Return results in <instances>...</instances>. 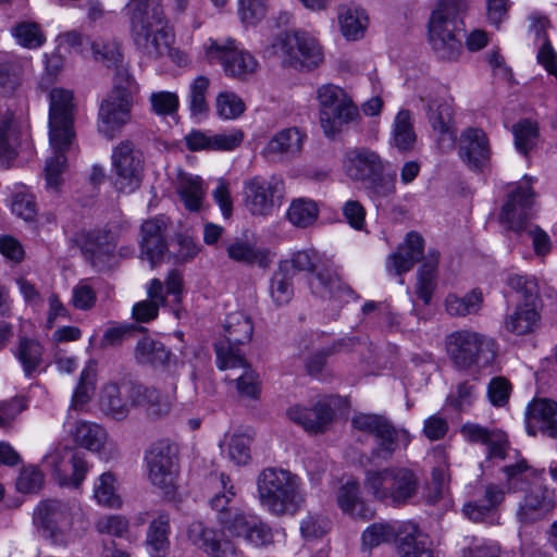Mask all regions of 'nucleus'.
Here are the masks:
<instances>
[{"mask_svg": "<svg viewBox=\"0 0 557 557\" xmlns=\"http://www.w3.org/2000/svg\"><path fill=\"white\" fill-rule=\"evenodd\" d=\"M160 0H129L131 34L136 48L149 59L168 54L173 41L172 28Z\"/></svg>", "mask_w": 557, "mask_h": 557, "instance_id": "nucleus-1", "label": "nucleus"}, {"mask_svg": "<svg viewBox=\"0 0 557 557\" xmlns=\"http://www.w3.org/2000/svg\"><path fill=\"white\" fill-rule=\"evenodd\" d=\"M260 505L276 517L294 516L305 504L300 479L282 468H265L257 478Z\"/></svg>", "mask_w": 557, "mask_h": 557, "instance_id": "nucleus-2", "label": "nucleus"}, {"mask_svg": "<svg viewBox=\"0 0 557 557\" xmlns=\"http://www.w3.org/2000/svg\"><path fill=\"white\" fill-rule=\"evenodd\" d=\"M465 0H441L429 22V36L435 53L443 60L453 61L462 51Z\"/></svg>", "mask_w": 557, "mask_h": 557, "instance_id": "nucleus-3", "label": "nucleus"}, {"mask_svg": "<svg viewBox=\"0 0 557 557\" xmlns=\"http://www.w3.org/2000/svg\"><path fill=\"white\" fill-rule=\"evenodd\" d=\"M343 171L351 181L361 183L374 198H389L396 193V173H385L384 161L371 149L347 150Z\"/></svg>", "mask_w": 557, "mask_h": 557, "instance_id": "nucleus-4", "label": "nucleus"}, {"mask_svg": "<svg viewBox=\"0 0 557 557\" xmlns=\"http://www.w3.org/2000/svg\"><path fill=\"white\" fill-rule=\"evenodd\" d=\"M282 271L289 272L293 268L300 272H308L311 292L320 297H339L342 294H352L338 276L333 261L315 249L299 250L292 255L289 260L280 263Z\"/></svg>", "mask_w": 557, "mask_h": 557, "instance_id": "nucleus-5", "label": "nucleus"}, {"mask_svg": "<svg viewBox=\"0 0 557 557\" xmlns=\"http://www.w3.org/2000/svg\"><path fill=\"white\" fill-rule=\"evenodd\" d=\"M264 52L277 58L282 66L299 71L314 69L323 60L320 45L305 32L278 34Z\"/></svg>", "mask_w": 557, "mask_h": 557, "instance_id": "nucleus-6", "label": "nucleus"}, {"mask_svg": "<svg viewBox=\"0 0 557 557\" xmlns=\"http://www.w3.org/2000/svg\"><path fill=\"white\" fill-rule=\"evenodd\" d=\"M364 487L372 496L392 505L407 504L417 495L419 480L416 473L404 467H389L377 471H368Z\"/></svg>", "mask_w": 557, "mask_h": 557, "instance_id": "nucleus-7", "label": "nucleus"}, {"mask_svg": "<svg viewBox=\"0 0 557 557\" xmlns=\"http://www.w3.org/2000/svg\"><path fill=\"white\" fill-rule=\"evenodd\" d=\"M351 422L357 430L374 436L372 461H388L401 444L406 447L410 442L408 431L396 429L384 416L360 413L355 416Z\"/></svg>", "mask_w": 557, "mask_h": 557, "instance_id": "nucleus-8", "label": "nucleus"}, {"mask_svg": "<svg viewBox=\"0 0 557 557\" xmlns=\"http://www.w3.org/2000/svg\"><path fill=\"white\" fill-rule=\"evenodd\" d=\"M446 345L449 357L460 369H468L474 363L487 367L496 356L495 342L476 332H454L447 337Z\"/></svg>", "mask_w": 557, "mask_h": 557, "instance_id": "nucleus-9", "label": "nucleus"}, {"mask_svg": "<svg viewBox=\"0 0 557 557\" xmlns=\"http://www.w3.org/2000/svg\"><path fill=\"white\" fill-rule=\"evenodd\" d=\"M74 96L64 88H53L49 94V139L58 149L70 147L75 137Z\"/></svg>", "mask_w": 557, "mask_h": 557, "instance_id": "nucleus-10", "label": "nucleus"}, {"mask_svg": "<svg viewBox=\"0 0 557 557\" xmlns=\"http://www.w3.org/2000/svg\"><path fill=\"white\" fill-rule=\"evenodd\" d=\"M33 523L45 540L65 545L72 528L70 508L57 499L42 500L34 510Z\"/></svg>", "mask_w": 557, "mask_h": 557, "instance_id": "nucleus-11", "label": "nucleus"}, {"mask_svg": "<svg viewBox=\"0 0 557 557\" xmlns=\"http://www.w3.org/2000/svg\"><path fill=\"white\" fill-rule=\"evenodd\" d=\"M245 206L252 215L269 216L285 195L284 181L278 176H255L244 184Z\"/></svg>", "mask_w": 557, "mask_h": 557, "instance_id": "nucleus-12", "label": "nucleus"}, {"mask_svg": "<svg viewBox=\"0 0 557 557\" xmlns=\"http://www.w3.org/2000/svg\"><path fill=\"white\" fill-rule=\"evenodd\" d=\"M148 479L157 487L170 492L178 472V450L166 440L153 443L146 451Z\"/></svg>", "mask_w": 557, "mask_h": 557, "instance_id": "nucleus-13", "label": "nucleus"}, {"mask_svg": "<svg viewBox=\"0 0 557 557\" xmlns=\"http://www.w3.org/2000/svg\"><path fill=\"white\" fill-rule=\"evenodd\" d=\"M112 164L116 174L114 184L120 191L132 193L139 187L144 158L132 140H122L113 149Z\"/></svg>", "mask_w": 557, "mask_h": 557, "instance_id": "nucleus-14", "label": "nucleus"}, {"mask_svg": "<svg viewBox=\"0 0 557 557\" xmlns=\"http://www.w3.org/2000/svg\"><path fill=\"white\" fill-rule=\"evenodd\" d=\"M44 462L52 469L61 485L74 487L82 484L89 469L85 454L67 446L58 447L47 454Z\"/></svg>", "mask_w": 557, "mask_h": 557, "instance_id": "nucleus-15", "label": "nucleus"}, {"mask_svg": "<svg viewBox=\"0 0 557 557\" xmlns=\"http://www.w3.org/2000/svg\"><path fill=\"white\" fill-rule=\"evenodd\" d=\"M207 55L219 61L226 75L243 81L253 74L258 66L256 59L249 52L238 49L236 41L231 38L223 42L211 41L207 47Z\"/></svg>", "mask_w": 557, "mask_h": 557, "instance_id": "nucleus-16", "label": "nucleus"}, {"mask_svg": "<svg viewBox=\"0 0 557 557\" xmlns=\"http://www.w3.org/2000/svg\"><path fill=\"white\" fill-rule=\"evenodd\" d=\"M76 242L86 260L97 270L104 271L114 263L116 243L110 232L82 233Z\"/></svg>", "mask_w": 557, "mask_h": 557, "instance_id": "nucleus-17", "label": "nucleus"}, {"mask_svg": "<svg viewBox=\"0 0 557 557\" xmlns=\"http://www.w3.org/2000/svg\"><path fill=\"white\" fill-rule=\"evenodd\" d=\"M528 186L517 187L503 206L500 221L508 230L522 234L530 225V209L534 202V191L531 187L532 178L525 176Z\"/></svg>", "mask_w": 557, "mask_h": 557, "instance_id": "nucleus-18", "label": "nucleus"}, {"mask_svg": "<svg viewBox=\"0 0 557 557\" xmlns=\"http://www.w3.org/2000/svg\"><path fill=\"white\" fill-rule=\"evenodd\" d=\"M70 432L77 445L97 453L102 460L109 461L120 456L116 442L110 440L107 431L97 423L77 421Z\"/></svg>", "mask_w": 557, "mask_h": 557, "instance_id": "nucleus-19", "label": "nucleus"}, {"mask_svg": "<svg viewBox=\"0 0 557 557\" xmlns=\"http://www.w3.org/2000/svg\"><path fill=\"white\" fill-rule=\"evenodd\" d=\"M134 102L127 96L121 97L108 94L101 101L98 112V131L112 139L132 120Z\"/></svg>", "mask_w": 557, "mask_h": 557, "instance_id": "nucleus-20", "label": "nucleus"}, {"mask_svg": "<svg viewBox=\"0 0 557 557\" xmlns=\"http://www.w3.org/2000/svg\"><path fill=\"white\" fill-rule=\"evenodd\" d=\"M491 153L490 140L482 128L468 127L461 132L458 154L469 170L484 171L490 164Z\"/></svg>", "mask_w": 557, "mask_h": 557, "instance_id": "nucleus-21", "label": "nucleus"}, {"mask_svg": "<svg viewBox=\"0 0 557 557\" xmlns=\"http://www.w3.org/2000/svg\"><path fill=\"white\" fill-rule=\"evenodd\" d=\"M189 541L210 557H243L232 541L223 532L206 527L201 521H194L187 529Z\"/></svg>", "mask_w": 557, "mask_h": 557, "instance_id": "nucleus-22", "label": "nucleus"}, {"mask_svg": "<svg viewBox=\"0 0 557 557\" xmlns=\"http://www.w3.org/2000/svg\"><path fill=\"white\" fill-rule=\"evenodd\" d=\"M168 226L169 219L164 215L154 216L141 224L140 258L148 260L152 267L161 262L168 251L165 239Z\"/></svg>", "mask_w": 557, "mask_h": 557, "instance_id": "nucleus-23", "label": "nucleus"}, {"mask_svg": "<svg viewBox=\"0 0 557 557\" xmlns=\"http://www.w3.org/2000/svg\"><path fill=\"white\" fill-rule=\"evenodd\" d=\"M525 429L531 436L557 440V403L547 398L532 400L525 411Z\"/></svg>", "mask_w": 557, "mask_h": 557, "instance_id": "nucleus-24", "label": "nucleus"}, {"mask_svg": "<svg viewBox=\"0 0 557 557\" xmlns=\"http://www.w3.org/2000/svg\"><path fill=\"white\" fill-rule=\"evenodd\" d=\"M216 363L221 370L243 369V373L236 379L237 389L242 396L255 398L259 394L258 375L247 363L242 354L225 350L223 345L214 346Z\"/></svg>", "mask_w": 557, "mask_h": 557, "instance_id": "nucleus-25", "label": "nucleus"}, {"mask_svg": "<svg viewBox=\"0 0 557 557\" xmlns=\"http://www.w3.org/2000/svg\"><path fill=\"white\" fill-rule=\"evenodd\" d=\"M287 417L306 432L318 434L323 433L333 421L334 410L326 400H319L312 407H290Z\"/></svg>", "mask_w": 557, "mask_h": 557, "instance_id": "nucleus-26", "label": "nucleus"}, {"mask_svg": "<svg viewBox=\"0 0 557 557\" xmlns=\"http://www.w3.org/2000/svg\"><path fill=\"white\" fill-rule=\"evenodd\" d=\"M461 433L468 441L486 446V460H504L510 455L507 435L499 430H488L475 423H467L461 428Z\"/></svg>", "mask_w": 557, "mask_h": 557, "instance_id": "nucleus-27", "label": "nucleus"}, {"mask_svg": "<svg viewBox=\"0 0 557 557\" xmlns=\"http://www.w3.org/2000/svg\"><path fill=\"white\" fill-rule=\"evenodd\" d=\"M421 101H425V110L429 123L433 131L441 135V140H445L447 137L449 143L455 141V133L451 129L453 126V99L445 96L429 95L426 98L420 97Z\"/></svg>", "mask_w": 557, "mask_h": 557, "instance_id": "nucleus-28", "label": "nucleus"}, {"mask_svg": "<svg viewBox=\"0 0 557 557\" xmlns=\"http://www.w3.org/2000/svg\"><path fill=\"white\" fill-rule=\"evenodd\" d=\"M396 549L399 557H434L429 535L412 522L398 528Z\"/></svg>", "mask_w": 557, "mask_h": 557, "instance_id": "nucleus-29", "label": "nucleus"}, {"mask_svg": "<svg viewBox=\"0 0 557 557\" xmlns=\"http://www.w3.org/2000/svg\"><path fill=\"white\" fill-rule=\"evenodd\" d=\"M424 239L417 232L407 234L405 242L400 244L387 260V270L395 275H403L410 271L423 257Z\"/></svg>", "mask_w": 557, "mask_h": 557, "instance_id": "nucleus-30", "label": "nucleus"}, {"mask_svg": "<svg viewBox=\"0 0 557 557\" xmlns=\"http://www.w3.org/2000/svg\"><path fill=\"white\" fill-rule=\"evenodd\" d=\"M228 530L233 535L245 539L255 547H265L273 543L272 529L259 517L244 512L234 520Z\"/></svg>", "mask_w": 557, "mask_h": 557, "instance_id": "nucleus-31", "label": "nucleus"}, {"mask_svg": "<svg viewBox=\"0 0 557 557\" xmlns=\"http://www.w3.org/2000/svg\"><path fill=\"white\" fill-rule=\"evenodd\" d=\"M306 135L297 127L283 128L267 143L262 154L270 161L293 157L301 150Z\"/></svg>", "mask_w": 557, "mask_h": 557, "instance_id": "nucleus-32", "label": "nucleus"}, {"mask_svg": "<svg viewBox=\"0 0 557 557\" xmlns=\"http://www.w3.org/2000/svg\"><path fill=\"white\" fill-rule=\"evenodd\" d=\"M219 485L222 488L221 492L215 493L209 500L210 507L216 512L218 521L226 529L230 530L234 520L245 511L235 508L233 500L236 495L231 479L225 473H221L219 476Z\"/></svg>", "mask_w": 557, "mask_h": 557, "instance_id": "nucleus-33", "label": "nucleus"}, {"mask_svg": "<svg viewBox=\"0 0 557 557\" xmlns=\"http://www.w3.org/2000/svg\"><path fill=\"white\" fill-rule=\"evenodd\" d=\"M127 395L135 407H140L151 417H161L171 409L166 397L152 386L143 384H131L127 386Z\"/></svg>", "mask_w": 557, "mask_h": 557, "instance_id": "nucleus-34", "label": "nucleus"}, {"mask_svg": "<svg viewBox=\"0 0 557 557\" xmlns=\"http://www.w3.org/2000/svg\"><path fill=\"white\" fill-rule=\"evenodd\" d=\"M360 117L359 110L350 98L320 112V124L326 137H335L345 125Z\"/></svg>", "mask_w": 557, "mask_h": 557, "instance_id": "nucleus-35", "label": "nucleus"}, {"mask_svg": "<svg viewBox=\"0 0 557 557\" xmlns=\"http://www.w3.org/2000/svg\"><path fill=\"white\" fill-rule=\"evenodd\" d=\"M554 506L555 503L549 491L537 486L525 494L519 505L517 517L522 523L534 522L543 518Z\"/></svg>", "mask_w": 557, "mask_h": 557, "instance_id": "nucleus-36", "label": "nucleus"}, {"mask_svg": "<svg viewBox=\"0 0 557 557\" xmlns=\"http://www.w3.org/2000/svg\"><path fill=\"white\" fill-rule=\"evenodd\" d=\"M224 331L226 343L220 342L216 345H223L226 351L232 349L234 352L242 354L236 346L250 342L253 325L249 315L243 311H235L227 314Z\"/></svg>", "mask_w": 557, "mask_h": 557, "instance_id": "nucleus-37", "label": "nucleus"}, {"mask_svg": "<svg viewBox=\"0 0 557 557\" xmlns=\"http://www.w3.org/2000/svg\"><path fill=\"white\" fill-rule=\"evenodd\" d=\"M42 345L34 338L22 336L13 350V356L22 366L25 377L34 379L44 364Z\"/></svg>", "mask_w": 557, "mask_h": 557, "instance_id": "nucleus-38", "label": "nucleus"}, {"mask_svg": "<svg viewBox=\"0 0 557 557\" xmlns=\"http://www.w3.org/2000/svg\"><path fill=\"white\" fill-rule=\"evenodd\" d=\"M540 305L535 302L519 304L515 312L506 318V330L516 335L532 333L540 324Z\"/></svg>", "mask_w": 557, "mask_h": 557, "instance_id": "nucleus-39", "label": "nucleus"}, {"mask_svg": "<svg viewBox=\"0 0 557 557\" xmlns=\"http://www.w3.org/2000/svg\"><path fill=\"white\" fill-rule=\"evenodd\" d=\"M337 504L355 519L370 520L374 517V510L359 497V485L355 481H348L339 488Z\"/></svg>", "mask_w": 557, "mask_h": 557, "instance_id": "nucleus-40", "label": "nucleus"}, {"mask_svg": "<svg viewBox=\"0 0 557 557\" xmlns=\"http://www.w3.org/2000/svg\"><path fill=\"white\" fill-rule=\"evenodd\" d=\"M134 357L139 364L164 368L170 363L172 354L161 342L144 337L135 346Z\"/></svg>", "mask_w": 557, "mask_h": 557, "instance_id": "nucleus-41", "label": "nucleus"}, {"mask_svg": "<svg viewBox=\"0 0 557 557\" xmlns=\"http://www.w3.org/2000/svg\"><path fill=\"white\" fill-rule=\"evenodd\" d=\"M438 258V251H430L418 271L416 294L425 305L431 301L436 287Z\"/></svg>", "mask_w": 557, "mask_h": 557, "instance_id": "nucleus-42", "label": "nucleus"}, {"mask_svg": "<svg viewBox=\"0 0 557 557\" xmlns=\"http://www.w3.org/2000/svg\"><path fill=\"white\" fill-rule=\"evenodd\" d=\"M170 516L166 512H160L154 518L147 532V545L153 557L164 556L170 547Z\"/></svg>", "mask_w": 557, "mask_h": 557, "instance_id": "nucleus-43", "label": "nucleus"}, {"mask_svg": "<svg viewBox=\"0 0 557 557\" xmlns=\"http://www.w3.org/2000/svg\"><path fill=\"white\" fill-rule=\"evenodd\" d=\"M99 405L106 416L116 421L124 420L131 408L122 395L121 387L115 383H109L102 388Z\"/></svg>", "mask_w": 557, "mask_h": 557, "instance_id": "nucleus-44", "label": "nucleus"}, {"mask_svg": "<svg viewBox=\"0 0 557 557\" xmlns=\"http://www.w3.org/2000/svg\"><path fill=\"white\" fill-rule=\"evenodd\" d=\"M502 471L506 476L507 491L512 493L525 490L531 481L539 475L537 470L531 467L524 458L504 466Z\"/></svg>", "mask_w": 557, "mask_h": 557, "instance_id": "nucleus-45", "label": "nucleus"}, {"mask_svg": "<svg viewBox=\"0 0 557 557\" xmlns=\"http://www.w3.org/2000/svg\"><path fill=\"white\" fill-rule=\"evenodd\" d=\"M548 26L549 21L547 17H533L531 30L534 32L535 38L542 41V46L537 54L540 63H542L545 66L546 71L549 74L554 75L557 78V55L554 52L553 47L550 46L549 40L546 36V28Z\"/></svg>", "mask_w": 557, "mask_h": 557, "instance_id": "nucleus-46", "label": "nucleus"}, {"mask_svg": "<svg viewBox=\"0 0 557 557\" xmlns=\"http://www.w3.org/2000/svg\"><path fill=\"white\" fill-rule=\"evenodd\" d=\"M176 189L187 210H200L205 197V189L203 182L199 176L181 175Z\"/></svg>", "mask_w": 557, "mask_h": 557, "instance_id": "nucleus-47", "label": "nucleus"}, {"mask_svg": "<svg viewBox=\"0 0 557 557\" xmlns=\"http://www.w3.org/2000/svg\"><path fill=\"white\" fill-rule=\"evenodd\" d=\"M483 302L482 293L474 288L467 295L459 297L456 294L447 295L445 299V308L451 317H466L475 314L480 311Z\"/></svg>", "mask_w": 557, "mask_h": 557, "instance_id": "nucleus-48", "label": "nucleus"}, {"mask_svg": "<svg viewBox=\"0 0 557 557\" xmlns=\"http://www.w3.org/2000/svg\"><path fill=\"white\" fill-rule=\"evenodd\" d=\"M319 216V207L309 198L294 199L287 210L288 221L296 227L307 228L314 224Z\"/></svg>", "mask_w": 557, "mask_h": 557, "instance_id": "nucleus-49", "label": "nucleus"}, {"mask_svg": "<svg viewBox=\"0 0 557 557\" xmlns=\"http://www.w3.org/2000/svg\"><path fill=\"white\" fill-rule=\"evenodd\" d=\"M416 139L410 112L408 110L399 111L394 122V146L400 151H408L413 148Z\"/></svg>", "mask_w": 557, "mask_h": 557, "instance_id": "nucleus-50", "label": "nucleus"}, {"mask_svg": "<svg viewBox=\"0 0 557 557\" xmlns=\"http://www.w3.org/2000/svg\"><path fill=\"white\" fill-rule=\"evenodd\" d=\"M23 61L16 55L1 53L0 55V86L8 92L14 91L21 84Z\"/></svg>", "mask_w": 557, "mask_h": 557, "instance_id": "nucleus-51", "label": "nucleus"}, {"mask_svg": "<svg viewBox=\"0 0 557 557\" xmlns=\"http://www.w3.org/2000/svg\"><path fill=\"white\" fill-rule=\"evenodd\" d=\"M11 35L23 48L37 49L46 38L40 25L32 21H22L11 27Z\"/></svg>", "mask_w": 557, "mask_h": 557, "instance_id": "nucleus-52", "label": "nucleus"}, {"mask_svg": "<svg viewBox=\"0 0 557 557\" xmlns=\"http://www.w3.org/2000/svg\"><path fill=\"white\" fill-rule=\"evenodd\" d=\"M512 134L516 149L527 156L536 146L540 136L539 125L530 119H523L512 126Z\"/></svg>", "mask_w": 557, "mask_h": 557, "instance_id": "nucleus-53", "label": "nucleus"}, {"mask_svg": "<svg viewBox=\"0 0 557 557\" xmlns=\"http://www.w3.org/2000/svg\"><path fill=\"white\" fill-rule=\"evenodd\" d=\"M342 34L351 40L363 36L367 25V16L362 10L343 9L338 16Z\"/></svg>", "mask_w": 557, "mask_h": 557, "instance_id": "nucleus-54", "label": "nucleus"}, {"mask_svg": "<svg viewBox=\"0 0 557 557\" xmlns=\"http://www.w3.org/2000/svg\"><path fill=\"white\" fill-rule=\"evenodd\" d=\"M507 285L521 296L522 302L541 304L540 288L534 276L510 274L507 277Z\"/></svg>", "mask_w": 557, "mask_h": 557, "instance_id": "nucleus-55", "label": "nucleus"}, {"mask_svg": "<svg viewBox=\"0 0 557 557\" xmlns=\"http://www.w3.org/2000/svg\"><path fill=\"white\" fill-rule=\"evenodd\" d=\"M94 496L98 504L102 506L110 508L121 506V498L115 493V478L111 472H104L99 476L98 483L95 485Z\"/></svg>", "mask_w": 557, "mask_h": 557, "instance_id": "nucleus-56", "label": "nucleus"}, {"mask_svg": "<svg viewBox=\"0 0 557 557\" xmlns=\"http://www.w3.org/2000/svg\"><path fill=\"white\" fill-rule=\"evenodd\" d=\"M210 86L208 77L197 76L189 86V110L193 116L206 114L209 111L206 95Z\"/></svg>", "mask_w": 557, "mask_h": 557, "instance_id": "nucleus-57", "label": "nucleus"}, {"mask_svg": "<svg viewBox=\"0 0 557 557\" xmlns=\"http://www.w3.org/2000/svg\"><path fill=\"white\" fill-rule=\"evenodd\" d=\"M270 293L273 301L277 306L286 305L293 298L294 288L292 284V276L287 271H282L281 267L272 276Z\"/></svg>", "mask_w": 557, "mask_h": 557, "instance_id": "nucleus-58", "label": "nucleus"}, {"mask_svg": "<svg viewBox=\"0 0 557 557\" xmlns=\"http://www.w3.org/2000/svg\"><path fill=\"white\" fill-rule=\"evenodd\" d=\"M216 112L224 120H234L240 116L246 106L243 99L234 92L223 91L216 97Z\"/></svg>", "mask_w": 557, "mask_h": 557, "instance_id": "nucleus-59", "label": "nucleus"}, {"mask_svg": "<svg viewBox=\"0 0 557 557\" xmlns=\"http://www.w3.org/2000/svg\"><path fill=\"white\" fill-rule=\"evenodd\" d=\"M91 50L94 58L97 61L104 63L108 67H114L115 70L117 66L124 65L121 47L116 41H94L91 42Z\"/></svg>", "mask_w": 557, "mask_h": 557, "instance_id": "nucleus-60", "label": "nucleus"}, {"mask_svg": "<svg viewBox=\"0 0 557 557\" xmlns=\"http://www.w3.org/2000/svg\"><path fill=\"white\" fill-rule=\"evenodd\" d=\"M138 84L128 72V69L124 65L117 66L114 73L113 88L109 94L117 97L122 95L123 97L127 96V99L134 102V97L138 92Z\"/></svg>", "mask_w": 557, "mask_h": 557, "instance_id": "nucleus-61", "label": "nucleus"}, {"mask_svg": "<svg viewBox=\"0 0 557 557\" xmlns=\"http://www.w3.org/2000/svg\"><path fill=\"white\" fill-rule=\"evenodd\" d=\"M54 154L50 159L47 160L45 168L46 183L47 186L53 189H57L61 185V175L65 170L66 158L65 150L69 147L60 148L51 146Z\"/></svg>", "mask_w": 557, "mask_h": 557, "instance_id": "nucleus-62", "label": "nucleus"}, {"mask_svg": "<svg viewBox=\"0 0 557 557\" xmlns=\"http://www.w3.org/2000/svg\"><path fill=\"white\" fill-rule=\"evenodd\" d=\"M11 209L14 214L25 221H33L37 214L35 198L25 187L13 194Z\"/></svg>", "mask_w": 557, "mask_h": 557, "instance_id": "nucleus-63", "label": "nucleus"}, {"mask_svg": "<svg viewBox=\"0 0 557 557\" xmlns=\"http://www.w3.org/2000/svg\"><path fill=\"white\" fill-rule=\"evenodd\" d=\"M397 531L388 523H373L362 533V543L372 548L383 543L396 540Z\"/></svg>", "mask_w": 557, "mask_h": 557, "instance_id": "nucleus-64", "label": "nucleus"}]
</instances>
